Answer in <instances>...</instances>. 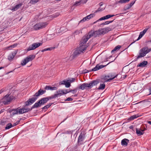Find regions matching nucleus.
<instances>
[{
    "label": "nucleus",
    "mask_w": 151,
    "mask_h": 151,
    "mask_svg": "<svg viewBox=\"0 0 151 151\" xmlns=\"http://www.w3.org/2000/svg\"><path fill=\"white\" fill-rule=\"evenodd\" d=\"M57 93L56 94L57 95V97L59 96H61L63 94H64L65 92L64 90H59L57 91Z\"/></svg>",
    "instance_id": "17"
},
{
    "label": "nucleus",
    "mask_w": 151,
    "mask_h": 151,
    "mask_svg": "<svg viewBox=\"0 0 151 151\" xmlns=\"http://www.w3.org/2000/svg\"><path fill=\"white\" fill-rule=\"evenodd\" d=\"M6 123V122L2 120H0V125L4 126Z\"/></svg>",
    "instance_id": "40"
},
{
    "label": "nucleus",
    "mask_w": 151,
    "mask_h": 151,
    "mask_svg": "<svg viewBox=\"0 0 151 151\" xmlns=\"http://www.w3.org/2000/svg\"><path fill=\"white\" fill-rule=\"evenodd\" d=\"M113 78H109L108 76H105L101 78V80L93 81L90 83H84L79 85L78 87L79 89L83 90L91 88L94 86L96 85L100 82L105 83L110 81Z\"/></svg>",
    "instance_id": "1"
},
{
    "label": "nucleus",
    "mask_w": 151,
    "mask_h": 151,
    "mask_svg": "<svg viewBox=\"0 0 151 151\" xmlns=\"http://www.w3.org/2000/svg\"><path fill=\"white\" fill-rule=\"evenodd\" d=\"M86 43H84V41L83 40V39L81 40V43L80 45H84V44H85Z\"/></svg>",
    "instance_id": "53"
},
{
    "label": "nucleus",
    "mask_w": 151,
    "mask_h": 151,
    "mask_svg": "<svg viewBox=\"0 0 151 151\" xmlns=\"http://www.w3.org/2000/svg\"><path fill=\"white\" fill-rule=\"evenodd\" d=\"M145 35V34L142 31L140 32L139 33V37L137 39V40H138L140 39L142 37Z\"/></svg>",
    "instance_id": "37"
},
{
    "label": "nucleus",
    "mask_w": 151,
    "mask_h": 151,
    "mask_svg": "<svg viewBox=\"0 0 151 151\" xmlns=\"http://www.w3.org/2000/svg\"><path fill=\"white\" fill-rule=\"evenodd\" d=\"M147 122L148 124L151 125V121H147Z\"/></svg>",
    "instance_id": "64"
},
{
    "label": "nucleus",
    "mask_w": 151,
    "mask_h": 151,
    "mask_svg": "<svg viewBox=\"0 0 151 151\" xmlns=\"http://www.w3.org/2000/svg\"><path fill=\"white\" fill-rule=\"evenodd\" d=\"M46 92L45 90H43L40 89L38 90V92H36L35 94V96H36L37 97L39 96L40 95H42L44 93Z\"/></svg>",
    "instance_id": "15"
},
{
    "label": "nucleus",
    "mask_w": 151,
    "mask_h": 151,
    "mask_svg": "<svg viewBox=\"0 0 151 151\" xmlns=\"http://www.w3.org/2000/svg\"><path fill=\"white\" fill-rule=\"evenodd\" d=\"M109 24V21H106V22H105L104 23V24Z\"/></svg>",
    "instance_id": "59"
},
{
    "label": "nucleus",
    "mask_w": 151,
    "mask_h": 151,
    "mask_svg": "<svg viewBox=\"0 0 151 151\" xmlns=\"http://www.w3.org/2000/svg\"><path fill=\"white\" fill-rule=\"evenodd\" d=\"M42 45V43H34L32 45H30L27 48V51H29L35 49L37 48L38 47Z\"/></svg>",
    "instance_id": "7"
},
{
    "label": "nucleus",
    "mask_w": 151,
    "mask_h": 151,
    "mask_svg": "<svg viewBox=\"0 0 151 151\" xmlns=\"http://www.w3.org/2000/svg\"><path fill=\"white\" fill-rule=\"evenodd\" d=\"M39 0H31L30 1V3L32 4H35L39 1Z\"/></svg>",
    "instance_id": "39"
},
{
    "label": "nucleus",
    "mask_w": 151,
    "mask_h": 151,
    "mask_svg": "<svg viewBox=\"0 0 151 151\" xmlns=\"http://www.w3.org/2000/svg\"><path fill=\"white\" fill-rule=\"evenodd\" d=\"M15 96L7 94L2 99V102L5 105L8 104L12 100L15 99Z\"/></svg>",
    "instance_id": "3"
},
{
    "label": "nucleus",
    "mask_w": 151,
    "mask_h": 151,
    "mask_svg": "<svg viewBox=\"0 0 151 151\" xmlns=\"http://www.w3.org/2000/svg\"><path fill=\"white\" fill-rule=\"evenodd\" d=\"M151 51V48H148L147 47H145L139 51V54L137 57V59L143 57Z\"/></svg>",
    "instance_id": "2"
},
{
    "label": "nucleus",
    "mask_w": 151,
    "mask_h": 151,
    "mask_svg": "<svg viewBox=\"0 0 151 151\" xmlns=\"http://www.w3.org/2000/svg\"><path fill=\"white\" fill-rule=\"evenodd\" d=\"M37 99V97L34 95L32 97L29 98L25 102V106H27L29 105L32 104L36 101Z\"/></svg>",
    "instance_id": "8"
},
{
    "label": "nucleus",
    "mask_w": 151,
    "mask_h": 151,
    "mask_svg": "<svg viewBox=\"0 0 151 151\" xmlns=\"http://www.w3.org/2000/svg\"><path fill=\"white\" fill-rule=\"evenodd\" d=\"M81 3V2L80 1H76L74 4V5L76 6H78L80 5Z\"/></svg>",
    "instance_id": "45"
},
{
    "label": "nucleus",
    "mask_w": 151,
    "mask_h": 151,
    "mask_svg": "<svg viewBox=\"0 0 151 151\" xmlns=\"http://www.w3.org/2000/svg\"><path fill=\"white\" fill-rule=\"evenodd\" d=\"M105 86V85L104 83L100 84L99 86L98 89L99 90H103L104 89Z\"/></svg>",
    "instance_id": "29"
},
{
    "label": "nucleus",
    "mask_w": 151,
    "mask_h": 151,
    "mask_svg": "<svg viewBox=\"0 0 151 151\" xmlns=\"http://www.w3.org/2000/svg\"><path fill=\"white\" fill-rule=\"evenodd\" d=\"M113 61H111L110 62L107 64L106 65H99V64H97L96 66L93 69L90 70V71H94L98 70L99 69H102L104 67H106L107 65H109L110 63L112 62Z\"/></svg>",
    "instance_id": "10"
},
{
    "label": "nucleus",
    "mask_w": 151,
    "mask_h": 151,
    "mask_svg": "<svg viewBox=\"0 0 151 151\" xmlns=\"http://www.w3.org/2000/svg\"><path fill=\"white\" fill-rule=\"evenodd\" d=\"M47 22H40L36 23L33 26V29L35 30H40L45 27L48 25Z\"/></svg>",
    "instance_id": "5"
},
{
    "label": "nucleus",
    "mask_w": 151,
    "mask_h": 151,
    "mask_svg": "<svg viewBox=\"0 0 151 151\" xmlns=\"http://www.w3.org/2000/svg\"><path fill=\"white\" fill-rule=\"evenodd\" d=\"M105 19H106L105 17L104 16L103 17H102L100 18L99 20H97V21H101V20H105Z\"/></svg>",
    "instance_id": "48"
},
{
    "label": "nucleus",
    "mask_w": 151,
    "mask_h": 151,
    "mask_svg": "<svg viewBox=\"0 0 151 151\" xmlns=\"http://www.w3.org/2000/svg\"><path fill=\"white\" fill-rule=\"evenodd\" d=\"M112 57V55H111V56H110L109 58H107L106 59V61H107L108 59H109V58L110 59L111 57Z\"/></svg>",
    "instance_id": "61"
},
{
    "label": "nucleus",
    "mask_w": 151,
    "mask_h": 151,
    "mask_svg": "<svg viewBox=\"0 0 151 151\" xmlns=\"http://www.w3.org/2000/svg\"><path fill=\"white\" fill-rule=\"evenodd\" d=\"M118 14H116V15H114V14H108V15H106V16H105V19H108L111 17H113L115 15H117Z\"/></svg>",
    "instance_id": "33"
},
{
    "label": "nucleus",
    "mask_w": 151,
    "mask_h": 151,
    "mask_svg": "<svg viewBox=\"0 0 151 151\" xmlns=\"http://www.w3.org/2000/svg\"><path fill=\"white\" fill-rule=\"evenodd\" d=\"M95 15V14H91L90 15H88L86 17L83 18L79 22V23L83 22L86 21H88L91 18L93 17H94Z\"/></svg>",
    "instance_id": "12"
},
{
    "label": "nucleus",
    "mask_w": 151,
    "mask_h": 151,
    "mask_svg": "<svg viewBox=\"0 0 151 151\" xmlns=\"http://www.w3.org/2000/svg\"><path fill=\"white\" fill-rule=\"evenodd\" d=\"M90 72V70L88 71V70H86V69H85V70H83V73H86L88 72Z\"/></svg>",
    "instance_id": "50"
},
{
    "label": "nucleus",
    "mask_w": 151,
    "mask_h": 151,
    "mask_svg": "<svg viewBox=\"0 0 151 151\" xmlns=\"http://www.w3.org/2000/svg\"><path fill=\"white\" fill-rule=\"evenodd\" d=\"M18 109H17L15 110V109H13L12 110V114L14 115L16 114H19V112H18Z\"/></svg>",
    "instance_id": "31"
},
{
    "label": "nucleus",
    "mask_w": 151,
    "mask_h": 151,
    "mask_svg": "<svg viewBox=\"0 0 151 151\" xmlns=\"http://www.w3.org/2000/svg\"><path fill=\"white\" fill-rule=\"evenodd\" d=\"M16 46V45H11L9 46V47H8V49H9L10 48H14Z\"/></svg>",
    "instance_id": "54"
},
{
    "label": "nucleus",
    "mask_w": 151,
    "mask_h": 151,
    "mask_svg": "<svg viewBox=\"0 0 151 151\" xmlns=\"http://www.w3.org/2000/svg\"><path fill=\"white\" fill-rule=\"evenodd\" d=\"M136 1H132L129 4L131 6L135 3Z\"/></svg>",
    "instance_id": "51"
},
{
    "label": "nucleus",
    "mask_w": 151,
    "mask_h": 151,
    "mask_svg": "<svg viewBox=\"0 0 151 151\" xmlns=\"http://www.w3.org/2000/svg\"><path fill=\"white\" fill-rule=\"evenodd\" d=\"M105 9L104 8H101V7L100 6L99 8L97 10H96L95 12H101L104 10Z\"/></svg>",
    "instance_id": "38"
},
{
    "label": "nucleus",
    "mask_w": 151,
    "mask_h": 151,
    "mask_svg": "<svg viewBox=\"0 0 151 151\" xmlns=\"http://www.w3.org/2000/svg\"><path fill=\"white\" fill-rule=\"evenodd\" d=\"M57 88L56 87H51L50 86H46L45 87V89L47 90H51L52 91L54 90H56Z\"/></svg>",
    "instance_id": "20"
},
{
    "label": "nucleus",
    "mask_w": 151,
    "mask_h": 151,
    "mask_svg": "<svg viewBox=\"0 0 151 151\" xmlns=\"http://www.w3.org/2000/svg\"><path fill=\"white\" fill-rule=\"evenodd\" d=\"M26 106H24V107L21 109H18V112L19 114H22L28 112V111H31L32 109L34 108H32V106L31 109L29 108L26 107Z\"/></svg>",
    "instance_id": "9"
},
{
    "label": "nucleus",
    "mask_w": 151,
    "mask_h": 151,
    "mask_svg": "<svg viewBox=\"0 0 151 151\" xmlns=\"http://www.w3.org/2000/svg\"><path fill=\"white\" fill-rule=\"evenodd\" d=\"M35 58V55H30L23 60L21 63L22 65H24L30 61H32Z\"/></svg>",
    "instance_id": "6"
},
{
    "label": "nucleus",
    "mask_w": 151,
    "mask_h": 151,
    "mask_svg": "<svg viewBox=\"0 0 151 151\" xmlns=\"http://www.w3.org/2000/svg\"><path fill=\"white\" fill-rule=\"evenodd\" d=\"M148 62L147 61H144L139 64H138L137 66L143 67L147 64Z\"/></svg>",
    "instance_id": "19"
},
{
    "label": "nucleus",
    "mask_w": 151,
    "mask_h": 151,
    "mask_svg": "<svg viewBox=\"0 0 151 151\" xmlns=\"http://www.w3.org/2000/svg\"><path fill=\"white\" fill-rule=\"evenodd\" d=\"M80 33V31L78 30H76L74 32V34L77 35Z\"/></svg>",
    "instance_id": "57"
},
{
    "label": "nucleus",
    "mask_w": 151,
    "mask_h": 151,
    "mask_svg": "<svg viewBox=\"0 0 151 151\" xmlns=\"http://www.w3.org/2000/svg\"><path fill=\"white\" fill-rule=\"evenodd\" d=\"M82 52L79 50L78 48H77L74 51V55L75 56H77L79 55V54H81Z\"/></svg>",
    "instance_id": "21"
},
{
    "label": "nucleus",
    "mask_w": 151,
    "mask_h": 151,
    "mask_svg": "<svg viewBox=\"0 0 151 151\" xmlns=\"http://www.w3.org/2000/svg\"><path fill=\"white\" fill-rule=\"evenodd\" d=\"M86 133L84 132H82L78 137V143H81L83 142L85 138V135Z\"/></svg>",
    "instance_id": "11"
},
{
    "label": "nucleus",
    "mask_w": 151,
    "mask_h": 151,
    "mask_svg": "<svg viewBox=\"0 0 151 151\" xmlns=\"http://www.w3.org/2000/svg\"><path fill=\"white\" fill-rule=\"evenodd\" d=\"M72 91L71 92H72L73 93H76L77 92L76 89H74V90H72Z\"/></svg>",
    "instance_id": "55"
},
{
    "label": "nucleus",
    "mask_w": 151,
    "mask_h": 151,
    "mask_svg": "<svg viewBox=\"0 0 151 151\" xmlns=\"http://www.w3.org/2000/svg\"><path fill=\"white\" fill-rule=\"evenodd\" d=\"M82 39L84 41V43H86L89 39L85 36V37H83Z\"/></svg>",
    "instance_id": "42"
},
{
    "label": "nucleus",
    "mask_w": 151,
    "mask_h": 151,
    "mask_svg": "<svg viewBox=\"0 0 151 151\" xmlns=\"http://www.w3.org/2000/svg\"><path fill=\"white\" fill-rule=\"evenodd\" d=\"M93 36V32L91 31L88 33L86 36L89 39Z\"/></svg>",
    "instance_id": "24"
},
{
    "label": "nucleus",
    "mask_w": 151,
    "mask_h": 151,
    "mask_svg": "<svg viewBox=\"0 0 151 151\" xmlns=\"http://www.w3.org/2000/svg\"><path fill=\"white\" fill-rule=\"evenodd\" d=\"M4 92V90L3 89H1L0 91V94H1L2 93Z\"/></svg>",
    "instance_id": "62"
},
{
    "label": "nucleus",
    "mask_w": 151,
    "mask_h": 151,
    "mask_svg": "<svg viewBox=\"0 0 151 151\" xmlns=\"http://www.w3.org/2000/svg\"><path fill=\"white\" fill-rule=\"evenodd\" d=\"M13 127L12 124L11 123L8 124L5 127V129H9Z\"/></svg>",
    "instance_id": "30"
},
{
    "label": "nucleus",
    "mask_w": 151,
    "mask_h": 151,
    "mask_svg": "<svg viewBox=\"0 0 151 151\" xmlns=\"http://www.w3.org/2000/svg\"><path fill=\"white\" fill-rule=\"evenodd\" d=\"M99 35H100L99 33L98 32V30L93 32V36L95 37H96Z\"/></svg>",
    "instance_id": "36"
},
{
    "label": "nucleus",
    "mask_w": 151,
    "mask_h": 151,
    "mask_svg": "<svg viewBox=\"0 0 151 151\" xmlns=\"http://www.w3.org/2000/svg\"><path fill=\"white\" fill-rule=\"evenodd\" d=\"M48 100L55 99L57 97V95L56 94H54V95H52L50 96L47 97Z\"/></svg>",
    "instance_id": "27"
},
{
    "label": "nucleus",
    "mask_w": 151,
    "mask_h": 151,
    "mask_svg": "<svg viewBox=\"0 0 151 151\" xmlns=\"http://www.w3.org/2000/svg\"><path fill=\"white\" fill-rule=\"evenodd\" d=\"M129 142V140L127 139H124L121 141V145L124 147L127 146Z\"/></svg>",
    "instance_id": "13"
},
{
    "label": "nucleus",
    "mask_w": 151,
    "mask_h": 151,
    "mask_svg": "<svg viewBox=\"0 0 151 151\" xmlns=\"http://www.w3.org/2000/svg\"><path fill=\"white\" fill-rule=\"evenodd\" d=\"M59 14H58V13H56V14H55V15H54V17H57L58 16H59Z\"/></svg>",
    "instance_id": "60"
},
{
    "label": "nucleus",
    "mask_w": 151,
    "mask_h": 151,
    "mask_svg": "<svg viewBox=\"0 0 151 151\" xmlns=\"http://www.w3.org/2000/svg\"><path fill=\"white\" fill-rule=\"evenodd\" d=\"M17 52H12L10 54L8 57V59L9 60H11L13 59L15 56Z\"/></svg>",
    "instance_id": "14"
},
{
    "label": "nucleus",
    "mask_w": 151,
    "mask_h": 151,
    "mask_svg": "<svg viewBox=\"0 0 151 151\" xmlns=\"http://www.w3.org/2000/svg\"><path fill=\"white\" fill-rule=\"evenodd\" d=\"M4 111V109H1L0 111V114H1V113H2Z\"/></svg>",
    "instance_id": "58"
},
{
    "label": "nucleus",
    "mask_w": 151,
    "mask_h": 151,
    "mask_svg": "<svg viewBox=\"0 0 151 151\" xmlns=\"http://www.w3.org/2000/svg\"><path fill=\"white\" fill-rule=\"evenodd\" d=\"M48 101L47 97L43 98L35 103L32 106V108H37L41 106V105L44 104Z\"/></svg>",
    "instance_id": "4"
},
{
    "label": "nucleus",
    "mask_w": 151,
    "mask_h": 151,
    "mask_svg": "<svg viewBox=\"0 0 151 151\" xmlns=\"http://www.w3.org/2000/svg\"><path fill=\"white\" fill-rule=\"evenodd\" d=\"M130 0H120L118 1L119 3H124L129 2Z\"/></svg>",
    "instance_id": "34"
},
{
    "label": "nucleus",
    "mask_w": 151,
    "mask_h": 151,
    "mask_svg": "<svg viewBox=\"0 0 151 151\" xmlns=\"http://www.w3.org/2000/svg\"><path fill=\"white\" fill-rule=\"evenodd\" d=\"M72 90H65V93L64 94H66L67 93H69V92H71L72 91Z\"/></svg>",
    "instance_id": "49"
},
{
    "label": "nucleus",
    "mask_w": 151,
    "mask_h": 151,
    "mask_svg": "<svg viewBox=\"0 0 151 151\" xmlns=\"http://www.w3.org/2000/svg\"><path fill=\"white\" fill-rule=\"evenodd\" d=\"M106 29H102L98 30V32L99 33L100 35L106 33Z\"/></svg>",
    "instance_id": "22"
},
{
    "label": "nucleus",
    "mask_w": 151,
    "mask_h": 151,
    "mask_svg": "<svg viewBox=\"0 0 151 151\" xmlns=\"http://www.w3.org/2000/svg\"><path fill=\"white\" fill-rule=\"evenodd\" d=\"M148 29L145 28V29L143 31H142V32L144 33L145 34L147 32Z\"/></svg>",
    "instance_id": "56"
},
{
    "label": "nucleus",
    "mask_w": 151,
    "mask_h": 151,
    "mask_svg": "<svg viewBox=\"0 0 151 151\" xmlns=\"http://www.w3.org/2000/svg\"><path fill=\"white\" fill-rule=\"evenodd\" d=\"M54 104L53 103H49L47 105L45 106L44 107L42 108V109H46L50 107L51 105Z\"/></svg>",
    "instance_id": "28"
},
{
    "label": "nucleus",
    "mask_w": 151,
    "mask_h": 151,
    "mask_svg": "<svg viewBox=\"0 0 151 151\" xmlns=\"http://www.w3.org/2000/svg\"><path fill=\"white\" fill-rule=\"evenodd\" d=\"M23 5V4L22 3H20L19 4H17L16 6H17V7L19 9L20 7L21 6H22Z\"/></svg>",
    "instance_id": "47"
},
{
    "label": "nucleus",
    "mask_w": 151,
    "mask_h": 151,
    "mask_svg": "<svg viewBox=\"0 0 151 151\" xmlns=\"http://www.w3.org/2000/svg\"><path fill=\"white\" fill-rule=\"evenodd\" d=\"M73 100V99L72 98L68 97L65 100V101H72Z\"/></svg>",
    "instance_id": "46"
},
{
    "label": "nucleus",
    "mask_w": 151,
    "mask_h": 151,
    "mask_svg": "<svg viewBox=\"0 0 151 151\" xmlns=\"http://www.w3.org/2000/svg\"><path fill=\"white\" fill-rule=\"evenodd\" d=\"M144 130L140 129H136V133L138 136H140L143 134Z\"/></svg>",
    "instance_id": "18"
},
{
    "label": "nucleus",
    "mask_w": 151,
    "mask_h": 151,
    "mask_svg": "<svg viewBox=\"0 0 151 151\" xmlns=\"http://www.w3.org/2000/svg\"><path fill=\"white\" fill-rule=\"evenodd\" d=\"M75 80V78H72L71 79H70L69 80V82H70V83H72L73 82H74Z\"/></svg>",
    "instance_id": "52"
},
{
    "label": "nucleus",
    "mask_w": 151,
    "mask_h": 151,
    "mask_svg": "<svg viewBox=\"0 0 151 151\" xmlns=\"http://www.w3.org/2000/svg\"><path fill=\"white\" fill-rule=\"evenodd\" d=\"M18 9V8H17L15 5L14 6L12 7V8L10 9L13 11H14L17 10Z\"/></svg>",
    "instance_id": "41"
},
{
    "label": "nucleus",
    "mask_w": 151,
    "mask_h": 151,
    "mask_svg": "<svg viewBox=\"0 0 151 151\" xmlns=\"http://www.w3.org/2000/svg\"><path fill=\"white\" fill-rule=\"evenodd\" d=\"M131 7V6L128 4L127 6L124 7V11H126L127 10L129 9Z\"/></svg>",
    "instance_id": "43"
},
{
    "label": "nucleus",
    "mask_w": 151,
    "mask_h": 151,
    "mask_svg": "<svg viewBox=\"0 0 151 151\" xmlns=\"http://www.w3.org/2000/svg\"><path fill=\"white\" fill-rule=\"evenodd\" d=\"M118 76V74L116 75H114L113 73H110L108 75L109 78H113V79H114L115 78H116Z\"/></svg>",
    "instance_id": "25"
},
{
    "label": "nucleus",
    "mask_w": 151,
    "mask_h": 151,
    "mask_svg": "<svg viewBox=\"0 0 151 151\" xmlns=\"http://www.w3.org/2000/svg\"><path fill=\"white\" fill-rule=\"evenodd\" d=\"M149 90V92L150 93V94H151V87L150 88Z\"/></svg>",
    "instance_id": "63"
},
{
    "label": "nucleus",
    "mask_w": 151,
    "mask_h": 151,
    "mask_svg": "<svg viewBox=\"0 0 151 151\" xmlns=\"http://www.w3.org/2000/svg\"><path fill=\"white\" fill-rule=\"evenodd\" d=\"M55 48V47H51L50 48H47L41 50L42 52H44V51H45L48 50H51L53 49H54Z\"/></svg>",
    "instance_id": "32"
},
{
    "label": "nucleus",
    "mask_w": 151,
    "mask_h": 151,
    "mask_svg": "<svg viewBox=\"0 0 151 151\" xmlns=\"http://www.w3.org/2000/svg\"><path fill=\"white\" fill-rule=\"evenodd\" d=\"M80 45V46L78 48L79 49L82 53H83V51L86 50L87 46H86L85 45Z\"/></svg>",
    "instance_id": "16"
},
{
    "label": "nucleus",
    "mask_w": 151,
    "mask_h": 151,
    "mask_svg": "<svg viewBox=\"0 0 151 151\" xmlns=\"http://www.w3.org/2000/svg\"><path fill=\"white\" fill-rule=\"evenodd\" d=\"M121 47L120 45H118L116 46L112 50L111 52H113L117 50H119Z\"/></svg>",
    "instance_id": "26"
},
{
    "label": "nucleus",
    "mask_w": 151,
    "mask_h": 151,
    "mask_svg": "<svg viewBox=\"0 0 151 151\" xmlns=\"http://www.w3.org/2000/svg\"><path fill=\"white\" fill-rule=\"evenodd\" d=\"M66 81L65 80H63L60 81V85H65V83H66Z\"/></svg>",
    "instance_id": "44"
},
{
    "label": "nucleus",
    "mask_w": 151,
    "mask_h": 151,
    "mask_svg": "<svg viewBox=\"0 0 151 151\" xmlns=\"http://www.w3.org/2000/svg\"><path fill=\"white\" fill-rule=\"evenodd\" d=\"M65 85V87L67 88H68L71 85L70 84V83L69 82V80H68L67 81H66Z\"/></svg>",
    "instance_id": "35"
},
{
    "label": "nucleus",
    "mask_w": 151,
    "mask_h": 151,
    "mask_svg": "<svg viewBox=\"0 0 151 151\" xmlns=\"http://www.w3.org/2000/svg\"><path fill=\"white\" fill-rule=\"evenodd\" d=\"M140 116L138 114H135L131 116L129 119L130 121L132 120L135 119L137 118Z\"/></svg>",
    "instance_id": "23"
}]
</instances>
